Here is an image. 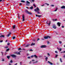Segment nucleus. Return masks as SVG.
<instances>
[{"label": "nucleus", "mask_w": 65, "mask_h": 65, "mask_svg": "<svg viewBox=\"0 0 65 65\" xmlns=\"http://www.w3.org/2000/svg\"><path fill=\"white\" fill-rule=\"evenodd\" d=\"M28 59H30V57H27Z\"/></svg>", "instance_id": "8fccbe9b"}, {"label": "nucleus", "mask_w": 65, "mask_h": 65, "mask_svg": "<svg viewBox=\"0 0 65 65\" xmlns=\"http://www.w3.org/2000/svg\"><path fill=\"white\" fill-rule=\"evenodd\" d=\"M18 50H22L21 49V48H19Z\"/></svg>", "instance_id": "a19ab883"}, {"label": "nucleus", "mask_w": 65, "mask_h": 65, "mask_svg": "<svg viewBox=\"0 0 65 65\" xmlns=\"http://www.w3.org/2000/svg\"><path fill=\"white\" fill-rule=\"evenodd\" d=\"M2 37H3L4 38L5 37V36L4 35H2L1 36V38H2Z\"/></svg>", "instance_id": "4468645a"}, {"label": "nucleus", "mask_w": 65, "mask_h": 65, "mask_svg": "<svg viewBox=\"0 0 65 65\" xmlns=\"http://www.w3.org/2000/svg\"><path fill=\"white\" fill-rule=\"evenodd\" d=\"M20 65H22V62H20Z\"/></svg>", "instance_id": "13d9d810"}, {"label": "nucleus", "mask_w": 65, "mask_h": 65, "mask_svg": "<svg viewBox=\"0 0 65 65\" xmlns=\"http://www.w3.org/2000/svg\"><path fill=\"white\" fill-rule=\"evenodd\" d=\"M52 28H54V29H56V26H52Z\"/></svg>", "instance_id": "ddd939ff"}, {"label": "nucleus", "mask_w": 65, "mask_h": 65, "mask_svg": "<svg viewBox=\"0 0 65 65\" xmlns=\"http://www.w3.org/2000/svg\"><path fill=\"white\" fill-rule=\"evenodd\" d=\"M44 38L45 39H47V38H50V37L49 36H44Z\"/></svg>", "instance_id": "20e7f679"}, {"label": "nucleus", "mask_w": 65, "mask_h": 65, "mask_svg": "<svg viewBox=\"0 0 65 65\" xmlns=\"http://www.w3.org/2000/svg\"><path fill=\"white\" fill-rule=\"evenodd\" d=\"M53 21H57V19H53Z\"/></svg>", "instance_id": "e433bc0d"}, {"label": "nucleus", "mask_w": 65, "mask_h": 65, "mask_svg": "<svg viewBox=\"0 0 65 65\" xmlns=\"http://www.w3.org/2000/svg\"><path fill=\"white\" fill-rule=\"evenodd\" d=\"M9 44H10L9 43H7V45H9Z\"/></svg>", "instance_id": "09e8293b"}, {"label": "nucleus", "mask_w": 65, "mask_h": 65, "mask_svg": "<svg viewBox=\"0 0 65 65\" xmlns=\"http://www.w3.org/2000/svg\"><path fill=\"white\" fill-rule=\"evenodd\" d=\"M26 5H27L28 6H29V5H30L29 4H30V2H29L28 1H26Z\"/></svg>", "instance_id": "f03ea898"}, {"label": "nucleus", "mask_w": 65, "mask_h": 65, "mask_svg": "<svg viewBox=\"0 0 65 65\" xmlns=\"http://www.w3.org/2000/svg\"><path fill=\"white\" fill-rule=\"evenodd\" d=\"M11 34V33L10 32V33H9V34H8V35H7V37H9V36H10V35Z\"/></svg>", "instance_id": "f3484780"}, {"label": "nucleus", "mask_w": 65, "mask_h": 65, "mask_svg": "<svg viewBox=\"0 0 65 65\" xmlns=\"http://www.w3.org/2000/svg\"><path fill=\"white\" fill-rule=\"evenodd\" d=\"M16 53L18 55H20V52H17Z\"/></svg>", "instance_id": "393cba45"}, {"label": "nucleus", "mask_w": 65, "mask_h": 65, "mask_svg": "<svg viewBox=\"0 0 65 65\" xmlns=\"http://www.w3.org/2000/svg\"><path fill=\"white\" fill-rule=\"evenodd\" d=\"M18 64V63H15L14 64V65H17Z\"/></svg>", "instance_id": "5fc2aeb1"}, {"label": "nucleus", "mask_w": 65, "mask_h": 65, "mask_svg": "<svg viewBox=\"0 0 65 65\" xmlns=\"http://www.w3.org/2000/svg\"><path fill=\"white\" fill-rule=\"evenodd\" d=\"M36 17H39V18H40V17H41V15H38L37 14L36 15Z\"/></svg>", "instance_id": "f8f14e48"}, {"label": "nucleus", "mask_w": 65, "mask_h": 65, "mask_svg": "<svg viewBox=\"0 0 65 65\" xmlns=\"http://www.w3.org/2000/svg\"><path fill=\"white\" fill-rule=\"evenodd\" d=\"M25 21V16L24 15H22V21Z\"/></svg>", "instance_id": "423d86ee"}, {"label": "nucleus", "mask_w": 65, "mask_h": 65, "mask_svg": "<svg viewBox=\"0 0 65 65\" xmlns=\"http://www.w3.org/2000/svg\"><path fill=\"white\" fill-rule=\"evenodd\" d=\"M53 25V26H56V25L55 24H54Z\"/></svg>", "instance_id": "e2e57ef3"}, {"label": "nucleus", "mask_w": 65, "mask_h": 65, "mask_svg": "<svg viewBox=\"0 0 65 65\" xmlns=\"http://www.w3.org/2000/svg\"><path fill=\"white\" fill-rule=\"evenodd\" d=\"M20 6H22V4L21 3H20Z\"/></svg>", "instance_id": "864d4df0"}, {"label": "nucleus", "mask_w": 65, "mask_h": 65, "mask_svg": "<svg viewBox=\"0 0 65 65\" xmlns=\"http://www.w3.org/2000/svg\"><path fill=\"white\" fill-rule=\"evenodd\" d=\"M10 63H12L13 62L12 61V60H10Z\"/></svg>", "instance_id": "c9c22d12"}, {"label": "nucleus", "mask_w": 65, "mask_h": 65, "mask_svg": "<svg viewBox=\"0 0 65 65\" xmlns=\"http://www.w3.org/2000/svg\"><path fill=\"white\" fill-rule=\"evenodd\" d=\"M44 5H41V6H44Z\"/></svg>", "instance_id": "680f3d73"}, {"label": "nucleus", "mask_w": 65, "mask_h": 65, "mask_svg": "<svg viewBox=\"0 0 65 65\" xmlns=\"http://www.w3.org/2000/svg\"><path fill=\"white\" fill-rule=\"evenodd\" d=\"M21 2H23V3H25V1L23 0L21 1Z\"/></svg>", "instance_id": "aec40b11"}, {"label": "nucleus", "mask_w": 65, "mask_h": 65, "mask_svg": "<svg viewBox=\"0 0 65 65\" xmlns=\"http://www.w3.org/2000/svg\"><path fill=\"white\" fill-rule=\"evenodd\" d=\"M1 53H2V55H3V52H1Z\"/></svg>", "instance_id": "0e129e2a"}, {"label": "nucleus", "mask_w": 65, "mask_h": 65, "mask_svg": "<svg viewBox=\"0 0 65 65\" xmlns=\"http://www.w3.org/2000/svg\"><path fill=\"white\" fill-rule=\"evenodd\" d=\"M59 43H60V44H61L62 43V41H59Z\"/></svg>", "instance_id": "72a5a7b5"}, {"label": "nucleus", "mask_w": 65, "mask_h": 65, "mask_svg": "<svg viewBox=\"0 0 65 65\" xmlns=\"http://www.w3.org/2000/svg\"><path fill=\"white\" fill-rule=\"evenodd\" d=\"M32 62H34V61H35V60L33 59V60H32Z\"/></svg>", "instance_id": "37998d69"}, {"label": "nucleus", "mask_w": 65, "mask_h": 65, "mask_svg": "<svg viewBox=\"0 0 65 65\" xmlns=\"http://www.w3.org/2000/svg\"><path fill=\"white\" fill-rule=\"evenodd\" d=\"M38 62V61H36L35 62V63H37V62Z\"/></svg>", "instance_id": "4d7b16f0"}, {"label": "nucleus", "mask_w": 65, "mask_h": 65, "mask_svg": "<svg viewBox=\"0 0 65 65\" xmlns=\"http://www.w3.org/2000/svg\"><path fill=\"white\" fill-rule=\"evenodd\" d=\"M58 55H57V54H56L55 55V58H57V57H58Z\"/></svg>", "instance_id": "c756f323"}, {"label": "nucleus", "mask_w": 65, "mask_h": 65, "mask_svg": "<svg viewBox=\"0 0 65 65\" xmlns=\"http://www.w3.org/2000/svg\"><path fill=\"white\" fill-rule=\"evenodd\" d=\"M51 21H49V23H48V22H46V24H48V25L50 26V24H51Z\"/></svg>", "instance_id": "0eeeda50"}, {"label": "nucleus", "mask_w": 65, "mask_h": 65, "mask_svg": "<svg viewBox=\"0 0 65 65\" xmlns=\"http://www.w3.org/2000/svg\"><path fill=\"white\" fill-rule=\"evenodd\" d=\"M65 55H64V56H63V57L64 58H65Z\"/></svg>", "instance_id": "338daca9"}, {"label": "nucleus", "mask_w": 65, "mask_h": 65, "mask_svg": "<svg viewBox=\"0 0 65 65\" xmlns=\"http://www.w3.org/2000/svg\"><path fill=\"white\" fill-rule=\"evenodd\" d=\"M30 46V44H27L26 45H25L24 46L25 47H28Z\"/></svg>", "instance_id": "9b49d317"}, {"label": "nucleus", "mask_w": 65, "mask_h": 65, "mask_svg": "<svg viewBox=\"0 0 65 65\" xmlns=\"http://www.w3.org/2000/svg\"><path fill=\"white\" fill-rule=\"evenodd\" d=\"M9 49L8 48L6 50V52H7V51H9Z\"/></svg>", "instance_id": "7c9ffc66"}, {"label": "nucleus", "mask_w": 65, "mask_h": 65, "mask_svg": "<svg viewBox=\"0 0 65 65\" xmlns=\"http://www.w3.org/2000/svg\"><path fill=\"white\" fill-rule=\"evenodd\" d=\"M62 48H60L59 49V51L60 52V51H61V50H62Z\"/></svg>", "instance_id": "c85d7f7f"}, {"label": "nucleus", "mask_w": 65, "mask_h": 65, "mask_svg": "<svg viewBox=\"0 0 65 65\" xmlns=\"http://www.w3.org/2000/svg\"><path fill=\"white\" fill-rule=\"evenodd\" d=\"M34 55H32L31 56V58H33V57H34Z\"/></svg>", "instance_id": "ea45409f"}, {"label": "nucleus", "mask_w": 65, "mask_h": 65, "mask_svg": "<svg viewBox=\"0 0 65 65\" xmlns=\"http://www.w3.org/2000/svg\"><path fill=\"white\" fill-rule=\"evenodd\" d=\"M57 26H58L59 27H60V25H61V23L60 22H58L57 23Z\"/></svg>", "instance_id": "1a4fd4ad"}, {"label": "nucleus", "mask_w": 65, "mask_h": 65, "mask_svg": "<svg viewBox=\"0 0 65 65\" xmlns=\"http://www.w3.org/2000/svg\"><path fill=\"white\" fill-rule=\"evenodd\" d=\"M29 51H33V50L32 49H30L29 50Z\"/></svg>", "instance_id": "c03bdc74"}, {"label": "nucleus", "mask_w": 65, "mask_h": 65, "mask_svg": "<svg viewBox=\"0 0 65 65\" xmlns=\"http://www.w3.org/2000/svg\"><path fill=\"white\" fill-rule=\"evenodd\" d=\"M63 53H65V51H64L63 52Z\"/></svg>", "instance_id": "052dcab7"}, {"label": "nucleus", "mask_w": 65, "mask_h": 65, "mask_svg": "<svg viewBox=\"0 0 65 65\" xmlns=\"http://www.w3.org/2000/svg\"><path fill=\"white\" fill-rule=\"evenodd\" d=\"M40 40V39H39V38H38L37 40V41H38V40Z\"/></svg>", "instance_id": "79ce46f5"}, {"label": "nucleus", "mask_w": 65, "mask_h": 65, "mask_svg": "<svg viewBox=\"0 0 65 65\" xmlns=\"http://www.w3.org/2000/svg\"><path fill=\"white\" fill-rule=\"evenodd\" d=\"M51 6H52V7H54V5H51Z\"/></svg>", "instance_id": "58836bf2"}, {"label": "nucleus", "mask_w": 65, "mask_h": 65, "mask_svg": "<svg viewBox=\"0 0 65 65\" xmlns=\"http://www.w3.org/2000/svg\"><path fill=\"white\" fill-rule=\"evenodd\" d=\"M8 46H6L5 47V48H8Z\"/></svg>", "instance_id": "2f4dec72"}, {"label": "nucleus", "mask_w": 65, "mask_h": 65, "mask_svg": "<svg viewBox=\"0 0 65 65\" xmlns=\"http://www.w3.org/2000/svg\"><path fill=\"white\" fill-rule=\"evenodd\" d=\"M32 41H35V40H33Z\"/></svg>", "instance_id": "6e6d98bb"}, {"label": "nucleus", "mask_w": 65, "mask_h": 65, "mask_svg": "<svg viewBox=\"0 0 65 65\" xmlns=\"http://www.w3.org/2000/svg\"><path fill=\"white\" fill-rule=\"evenodd\" d=\"M47 54L48 55V56H50V54L49 53H48Z\"/></svg>", "instance_id": "4c0bfd02"}, {"label": "nucleus", "mask_w": 65, "mask_h": 65, "mask_svg": "<svg viewBox=\"0 0 65 65\" xmlns=\"http://www.w3.org/2000/svg\"><path fill=\"white\" fill-rule=\"evenodd\" d=\"M34 11H36V12H37L38 11H40V10H39V9L38 7L36 9H35L34 10Z\"/></svg>", "instance_id": "f257e3e1"}, {"label": "nucleus", "mask_w": 65, "mask_h": 65, "mask_svg": "<svg viewBox=\"0 0 65 65\" xmlns=\"http://www.w3.org/2000/svg\"><path fill=\"white\" fill-rule=\"evenodd\" d=\"M60 60L61 62H62L63 61H62V59L61 58H60Z\"/></svg>", "instance_id": "412c9836"}, {"label": "nucleus", "mask_w": 65, "mask_h": 65, "mask_svg": "<svg viewBox=\"0 0 65 65\" xmlns=\"http://www.w3.org/2000/svg\"><path fill=\"white\" fill-rule=\"evenodd\" d=\"M31 61H30V62H29V64H31Z\"/></svg>", "instance_id": "774afa93"}, {"label": "nucleus", "mask_w": 65, "mask_h": 65, "mask_svg": "<svg viewBox=\"0 0 65 65\" xmlns=\"http://www.w3.org/2000/svg\"><path fill=\"white\" fill-rule=\"evenodd\" d=\"M55 53H56V54H58V51H55Z\"/></svg>", "instance_id": "473e14b6"}, {"label": "nucleus", "mask_w": 65, "mask_h": 65, "mask_svg": "<svg viewBox=\"0 0 65 65\" xmlns=\"http://www.w3.org/2000/svg\"><path fill=\"white\" fill-rule=\"evenodd\" d=\"M34 57L35 58H38V57L35 55H34Z\"/></svg>", "instance_id": "dca6fc26"}, {"label": "nucleus", "mask_w": 65, "mask_h": 65, "mask_svg": "<svg viewBox=\"0 0 65 65\" xmlns=\"http://www.w3.org/2000/svg\"><path fill=\"white\" fill-rule=\"evenodd\" d=\"M62 28H64V26H62Z\"/></svg>", "instance_id": "bf43d9fd"}, {"label": "nucleus", "mask_w": 65, "mask_h": 65, "mask_svg": "<svg viewBox=\"0 0 65 65\" xmlns=\"http://www.w3.org/2000/svg\"><path fill=\"white\" fill-rule=\"evenodd\" d=\"M45 4H46V5H47V6H48V5H49V4L47 3H45Z\"/></svg>", "instance_id": "b1692460"}, {"label": "nucleus", "mask_w": 65, "mask_h": 65, "mask_svg": "<svg viewBox=\"0 0 65 65\" xmlns=\"http://www.w3.org/2000/svg\"><path fill=\"white\" fill-rule=\"evenodd\" d=\"M2 61H4V59H3L2 60Z\"/></svg>", "instance_id": "3c124183"}, {"label": "nucleus", "mask_w": 65, "mask_h": 65, "mask_svg": "<svg viewBox=\"0 0 65 65\" xmlns=\"http://www.w3.org/2000/svg\"><path fill=\"white\" fill-rule=\"evenodd\" d=\"M48 63H49V64H50L51 65H53V63L50 62L49 61H48Z\"/></svg>", "instance_id": "2eb2a0df"}, {"label": "nucleus", "mask_w": 65, "mask_h": 65, "mask_svg": "<svg viewBox=\"0 0 65 65\" xmlns=\"http://www.w3.org/2000/svg\"><path fill=\"white\" fill-rule=\"evenodd\" d=\"M26 12L27 13L29 14H32V13L31 12H30L28 11L27 10H25Z\"/></svg>", "instance_id": "7ed1b4c3"}, {"label": "nucleus", "mask_w": 65, "mask_h": 65, "mask_svg": "<svg viewBox=\"0 0 65 65\" xmlns=\"http://www.w3.org/2000/svg\"><path fill=\"white\" fill-rule=\"evenodd\" d=\"M33 5H34V6L35 7H36V5H35V4H33Z\"/></svg>", "instance_id": "f704fd0d"}, {"label": "nucleus", "mask_w": 65, "mask_h": 65, "mask_svg": "<svg viewBox=\"0 0 65 65\" xmlns=\"http://www.w3.org/2000/svg\"><path fill=\"white\" fill-rule=\"evenodd\" d=\"M13 29H14L15 28V25H14V26H13Z\"/></svg>", "instance_id": "4be33fe9"}, {"label": "nucleus", "mask_w": 65, "mask_h": 65, "mask_svg": "<svg viewBox=\"0 0 65 65\" xmlns=\"http://www.w3.org/2000/svg\"><path fill=\"white\" fill-rule=\"evenodd\" d=\"M29 8L30 9H33V7L32 6H31V7H30Z\"/></svg>", "instance_id": "6ab92c4d"}, {"label": "nucleus", "mask_w": 65, "mask_h": 65, "mask_svg": "<svg viewBox=\"0 0 65 65\" xmlns=\"http://www.w3.org/2000/svg\"><path fill=\"white\" fill-rule=\"evenodd\" d=\"M46 47V46L45 45H42L41 46V48H45Z\"/></svg>", "instance_id": "39448f33"}, {"label": "nucleus", "mask_w": 65, "mask_h": 65, "mask_svg": "<svg viewBox=\"0 0 65 65\" xmlns=\"http://www.w3.org/2000/svg\"><path fill=\"white\" fill-rule=\"evenodd\" d=\"M7 58L8 59H9V58H10V56H7Z\"/></svg>", "instance_id": "bb28decb"}, {"label": "nucleus", "mask_w": 65, "mask_h": 65, "mask_svg": "<svg viewBox=\"0 0 65 65\" xmlns=\"http://www.w3.org/2000/svg\"><path fill=\"white\" fill-rule=\"evenodd\" d=\"M49 42L48 41L47 42V44H49Z\"/></svg>", "instance_id": "603ef678"}, {"label": "nucleus", "mask_w": 65, "mask_h": 65, "mask_svg": "<svg viewBox=\"0 0 65 65\" xmlns=\"http://www.w3.org/2000/svg\"><path fill=\"white\" fill-rule=\"evenodd\" d=\"M35 43H32V44H31V46H32V45H35Z\"/></svg>", "instance_id": "a211bd4d"}, {"label": "nucleus", "mask_w": 65, "mask_h": 65, "mask_svg": "<svg viewBox=\"0 0 65 65\" xmlns=\"http://www.w3.org/2000/svg\"><path fill=\"white\" fill-rule=\"evenodd\" d=\"M57 10H58V8H56L55 10H54V11H56Z\"/></svg>", "instance_id": "cd10ccee"}, {"label": "nucleus", "mask_w": 65, "mask_h": 65, "mask_svg": "<svg viewBox=\"0 0 65 65\" xmlns=\"http://www.w3.org/2000/svg\"><path fill=\"white\" fill-rule=\"evenodd\" d=\"M48 59V58H47V57H46L45 58L46 61H47V60Z\"/></svg>", "instance_id": "a878e982"}, {"label": "nucleus", "mask_w": 65, "mask_h": 65, "mask_svg": "<svg viewBox=\"0 0 65 65\" xmlns=\"http://www.w3.org/2000/svg\"><path fill=\"white\" fill-rule=\"evenodd\" d=\"M11 56L13 58H15V57H16V55H11Z\"/></svg>", "instance_id": "6e6552de"}, {"label": "nucleus", "mask_w": 65, "mask_h": 65, "mask_svg": "<svg viewBox=\"0 0 65 65\" xmlns=\"http://www.w3.org/2000/svg\"><path fill=\"white\" fill-rule=\"evenodd\" d=\"M61 9H65V6H63L61 7Z\"/></svg>", "instance_id": "9d476101"}, {"label": "nucleus", "mask_w": 65, "mask_h": 65, "mask_svg": "<svg viewBox=\"0 0 65 65\" xmlns=\"http://www.w3.org/2000/svg\"><path fill=\"white\" fill-rule=\"evenodd\" d=\"M37 12L38 14H39V13H40V12H39L38 11V12Z\"/></svg>", "instance_id": "de8ad7c7"}, {"label": "nucleus", "mask_w": 65, "mask_h": 65, "mask_svg": "<svg viewBox=\"0 0 65 65\" xmlns=\"http://www.w3.org/2000/svg\"><path fill=\"white\" fill-rule=\"evenodd\" d=\"M15 37H12V39H13L14 40V39H15Z\"/></svg>", "instance_id": "5701e85b"}, {"label": "nucleus", "mask_w": 65, "mask_h": 65, "mask_svg": "<svg viewBox=\"0 0 65 65\" xmlns=\"http://www.w3.org/2000/svg\"><path fill=\"white\" fill-rule=\"evenodd\" d=\"M31 2H34V0H32L31 1Z\"/></svg>", "instance_id": "a18cd8bd"}, {"label": "nucleus", "mask_w": 65, "mask_h": 65, "mask_svg": "<svg viewBox=\"0 0 65 65\" xmlns=\"http://www.w3.org/2000/svg\"><path fill=\"white\" fill-rule=\"evenodd\" d=\"M27 56H29V54H27Z\"/></svg>", "instance_id": "69168bd1"}, {"label": "nucleus", "mask_w": 65, "mask_h": 65, "mask_svg": "<svg viewBox=\"0 0 65 65\" xmlns=\"http://www.w3.org/2000/svg\"><path fill=\"white\" fill-rule=\"evenodd\" d=\"M3 42V40H1V41H0V42Z\"/></svg>", "instance_id": "49530a36"}]
</instances>
